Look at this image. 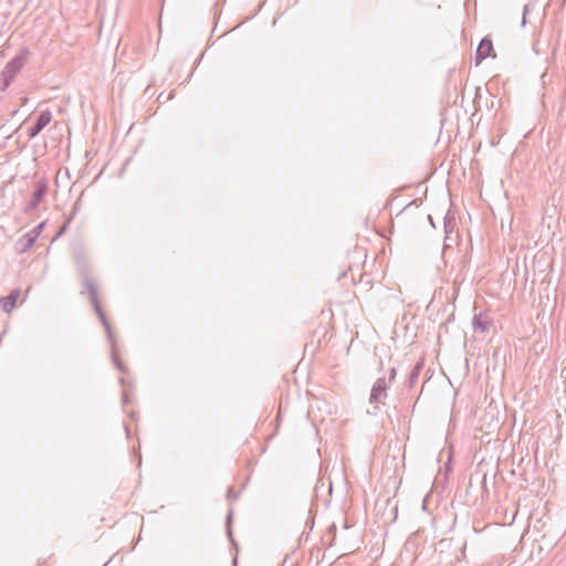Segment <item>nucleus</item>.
<instances>
[{
    "mask_svg": "<svg viewBox=\"0 0 566 566\" xmlns=\"http://www.w3.org/2000/svg\"><path fill=\"white\" fill-rule=\"evenodd\" d=\"M52 119V114L50 111L42 112L36 120V125L34 128H30L29 136L34 137L39 134Z\"/></svg>",
    "mask_w": 566,
    "mask_h": 566,
    "instance_id": "3",
    "label": "nucleus"
},
{
    "mask_svg": "<svg viewBox=\"0 0 566 566\" xmlns=\"http://www.w3.org/2000/svg\"><path fill=\"white\" fill-rule=\"evenodd\" d=\"M494 57L495 56V53H494V49H493V43L490 39H483L479 46H478V50H476V63H480L481 61H483L484 59L486 57Z\"/></svg>",
    "mask_w": 566,
    "mask_h": 566,
    "instance_id": "2",
    "label": "nucleus"
},
{
    "mask_svg": "<svg viewBox=\"0 0 566 566\" xmlns=\"http://www.w3.org/2000/svg\"><path fill=\"white\" fill-rule=\"evenodd\" d=\"M22 292L19 289L12 290L8 296L0 298V306L6 313H11L18 303H22Z\"/></svg>",
    "mask_w": 566,
    "mask_h": 566,
    "instance_id": "1",
    "label": "nucleus"
}]
</instances>
